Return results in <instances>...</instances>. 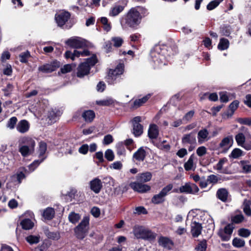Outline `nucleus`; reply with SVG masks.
Segmentation results:
<instances>
[{"label":"nucleus","mask_w":251,"mask_h":251,"mask_svg":"<svg viewBox=\"0 0 251 251\" xmlns=\"http://www.w3.org/2000/svg\"><path fill=\"white\" fill-rule=\"evenodd\" d=\"M19 151L23 157H27L34 151L35 141L30 137L23 136L18 140Z\"/></svg>","instance_id":"nucleus-1"},{"label":"nucleus","mask_w":251,"mask_h":251,"mask_svg":"<svg viewBox=\"0 0 251 251\" xmlns=\"http://www.w3.org/2000/svg\"><path fill=\"white\" fill-rule=\"evenodd\" d=\"M98 62L97 57L93 55L86 59V61L81 63L77 68V76L83 77L89 74L91 67L94 66Z\"/></svg>","instance_id":"nucleus-2"},{"label":"nucleus","mask_w":251,"mask_h":251,"mask_svg":"<svg viewBox=\"0 0 251 251\" xmlns=\"http://www.w3.org/2000/svg\"><path fill=\"white\" fill-rule=\"evenodd\" d=\"M134 236L138 239H143L149 241L155 240L156 234L151 230L142 226H135L133 230Z\"/></svg>","instance_id":"nucleus-3"},{"label":"nucleus","mask_w":251,"mask_h":251,"mask_svg":"<svg viewBox=\"0 0 251 251\" xmlns=\"http://www.w3.org/2000/svg\"><path fill=\"white\" fill-rule=\"evenodd\" d=\"M142 17L140 12L135 8H131L126 17V24L131 28L136 27L140 23Z\"/></svg>","instance_id":"nucleus-4"},{"label":"nucleus","mask_w":251,"mask_h":251,"mask_svg":"<svg viewBox=\"0 0 251 251\" xmlns=\"http://www.w3.org/2000/svg\"><path fill=\"white\" fill-rule=\"evenodd\" d=\"M89 220L88 217H84L81 223L75 228V232L77 238L83 239L86 236L89 229Z\"/></svg>","instance_id":"nucleus-5"},{"label":"nucleus","mask_w":251,"mask_h":251,"mask_svg":"<svg viewBox=\"0 0 251 251\" xmlns=\"http://www.w3.org/2000/svg\"><path fill=\"white\" fill-rule=\"evenodd\" d=\"M124 65L123 64H119L114 70H110L108 75V82L113 84L115 82H119L121 75L124 73Z\"/></svg>","instance_id":"nucleus-6"},{"label":"nucleus","mask_w":251,"mask_h":251,"mask_svg":"<svg viewBox=\"0 0 251 251\" xmlns=\"http://www.w3.org/2000/svg\"><path fill=\"white\" fill-rule=\"evenodd\" d=\"M173 188V185L172 184H169L164 187L158 194L153 196L151 200L152 203L158 204L164 202L166 196L172 190Z\"/></svg>","instance_id":"nucleus-7"},{"label":"nucleus","mask_w":251,"mask_h":251,"mask_svg":"<svg viewBox=\"0 0 251 251\" xmlns=\"http://www.w3.org/2000/svg\"><path fill=\"white\" fill-rule=\"evenodd\" d=\"M71 14L69 12L67 11H62L60 13L56 14L55 17V19L58 26L62 27L64 29H70L72 25H65L68 20L70 19Z\"/></svg>","instance_id":"nucleus-8"},{"label":"nucleus","mask_w":251,"mask_h":251,"mask_svg":"<svg viewBox=\"0 0 251 251\" xmlns=\"http://www.w3.org/2000/svg\"><path fill=\"white\" fill-rule=\"evenodd\" d=\"M60 63L57 61H54L50 63H47L38 67V71L43 73H50L59 67Z\"/></svg>","instance_id":"nucleus-9"},{"label":"nucleus","mask_w":251,"mask_h":251,"mask_svg":"<svg viewBox=\"0 0 251 251\" xmlns=\"http://www.w3.org/2000/svg\"><path fill=\"white\" fill-rule=\"evenodd\" d=\"M65 43L74 48H81L85 46L84 40L78 37H73L68 39Z\"/></svg>","instance_id":"nucleus-10"},{"label":"nucleus","mask_w":251,"mask_h":251,"mask_svg":"<svg viewBox=\"0 0 251 251\" xmlns=\"http://www.w3.org/2000/svg\"><path fill=\"white\" fill-rule=\"evenodd\" d=\"M199 191V188L194 183H187L179 188L180 193L195 194L198 193Z\"/></svg>","instance_id":"nucleus-11"},{"label":"nucleus","mask_w":251,"mask_h":251,"mask_svg":"<svg viewBox=\"0 0 251 251\" xmlns=\"http://www.w3.org/2000/svg\"><path fill=\"white\" fill-rule=\"evenodd\" d=\"M129 185L133 190L139 193H145L151 189L150 186L139 182H131Z\"/></svg>","instance_id":"nucleus-12"},{"label":"nucleus","mask_w":251,"mask_h":251,"mask_svg":"<svg viewBox=\"0 0 251 251\" xmlns=\"http://www.w3.org/2000/svg\"><path fill=\"white\" fill-rule=\"evenodd\" d=\"M181 142L184 146L188 144H197L195 134L191 132L184 134L182 138Z\"/></svg>","instance_id":"nucleus-13"},{"label":"nucleus","mask_w":251,"mask_h":251,"mask_svg":"<svg viewBox=\"0 0 251 251\" xmlns=\"http://www.w3.org/2000/svg\"><path fill=\"white\" fill-rule=\"evenodd\" d=\"M30 124L25 120H22L19 121L16 126L17 130L21 133L27 132L29 129Z\"/></svg>","instance_id":"nucleus-14"},{"label":"nucleus","mask_w":251,"mask_h":251,"mask_svg":"<svg viewBox=\"0 0 251 251\" xmlns=\"http://www.w3.org/2000/svg\"><path fill=\"white\" fill-rule=\"evenodd\" d=\"M229 178L228 177L222 176L219 175H210L207 177V181L209 183L216 184L218 182L221 183L222 182L227 181Z\"/></svg>","instance_id":"nucleus-15"},{"label":"nucleus","mask_w":251,"mask_h":251,"mask_svg":"<svg viewBox=\"0 0 251 251\" xmlns=\"http://www.w3.org/2000/svg\"><path fill=\"white\" fill-rule=\"evenodd\" d=\"M158 242L159 246L169 250L172 249L174 245L173 241L167 237L160 236Z\"/></svg>","instance_id":"nucleus-16"},{"label":"nucleus","mask_w":251,"mask_h":251,"mask_svg":"<svg viewBox=\"0 0 251 251\" xmlns=\"http://www.w3.org/2000/svg\"><path fill=\"white\" fill-rule=\"evenodd\" d=\"M228 191L225 188L219 189L216 192L217 198L223 202H226L228 197Z\"/></svg>","instance_id":"nucleus-17"},{"label":"nucleus","mask_w":251,"mask_h":251,"mask_svg":"<svg viewBox=\"0 0 251 251\" xmlns=\"http://www.w3.org/2000/svg\"><path fill=\"white\" fill-rule=\"evenodd\" d=\"M90 184L91 189L96 194L100 192L102 187L101 181L99 178L93 179Z\"/></svg>","instance_id":"nucleus-18"},{"label":"nucleus","mask_w":251,"mask_h":251,"mask_svg":"<svg viewBox=\"0 0 251 251\" xmlns=\"http://www.w3.org/2000/svg\"><path fill=\"white\" fill-rule=\"evenodd\" d=\"M201 229L202 226L200 224L196 222L192 223L191 232L194 237H198L201 234Z\"/></svg>","instance_id":"nucleus-19"},{"label":"nucleus","mask_w":251,"mask_h":251,"mask_svg":"<svg viewBox=\"0 0 251 251\" xmlns=\"http://www.w3.org/2000/svg\"><path fill=\"white\" fill-rule=\"evenodd\" d=\"M146 156V152L143 147H140L134 152L133 158L138 161H143Z\"/></svg>","instance_id":"nucleus-20"},{"label":"nucleus","mask_w":251,"mask_h":251,"mask_svg":"<svg viewBox=\"0 0 251 251\" xmlns=\"http://www.w3.org/2000/svg\"><path fill=\"white\" fill-rule=\"evenodd\" d=\"M209 132L206 129L200 130L198 133V142L201 144L209 140Z\"/></svg>","instance_id":"nucleus-21"},{"label":"nucleus","mask_w":251,"mask_h":251,"mask_svg":"<svg viewBox=\"0 0 251 251\" xmlns=\"http://www.w3.org/2000/svg\"><path fill=\"white\" fill-rule=\"evenodd\" d=\"M151 173L149 172H146L138 174L136 176V179L141 182H147L151 179Z\"/></svg>","instance_id":"nucleus-22"},{"label":"nucleus","mask_w":251,"mask_h":251,"mask_svg":"<svg viewBox=\"0 0 251 251\" xmlns=\"http://www.w3.org/2000/svg\"><path fill=\"white\" fill-rule=\"evenodd\" d=\"M82 117L86 122L91 123L95 117V113L91 110H85L82 113Z\"/></svg>","instance_id":"nucleus-23"},{"label":"nucleus","mask_w":251,"mask_h":251,"mask_svg":"<svg viewBox=\"0 0 251 251\" xmlns=\"http://www.w3.org/2000/svg\"><path fill=\"white\" fill-rule=\"evenodd\" d=\"M159 134V130L157 126L153 124L150 126L148 130V136L151 139H156Z\"/></svg>","instance_id":"nucleus-24"},{"label":"nucleus","mask_w":251,"mask_h":251,"mask_svg":"<svg viewBox=\"0 0 251 251\" xmlns=\"http://www.w3.org/2000/svg\"><path fill=\"white\" fill-rule=\"evenodd\" d=\"M44 233L45 235L50 239H52L53 240H58L60 237V234L57 231H50L49 230L48 228H44Z\"/></svg>","instance_id":"nucleus-25"},{"label":"nucleus","mask_w":251,"mask_h":251,"mask_svg":"<svg viewBox=\"0 0 251 251\" xmlns=\"http://www.w3.org/2000/svg\"><path fill=\"white\" fill-rule=\"evenodd\" d=\"M235 140L238 146L244 148L246 143H245V136L243 133H239L235 136Z\"/></svg>","instance_id":"nucleus-26"},{"label":"nucleus","mask_w":251,"mask_h":251,"mask_svg":"<svg viewBox=\"0 0 251 251\" xmlns=\"http://www.w3.org/2000/svg\"><path fill=\"white\" fill-rule=\"evenodd\" d=\"M54 209L52 208L48 207L44 210L43 216L45 219L51 220L54 217Z\"/></svg>","instance_id":"nucleus-27"},{"label":"nucleus","mask_w":251,"mask_h":251,"mask_svg":"<svg viewBox=\"0 0 251 251\" xmlns=\"http://www.w3.org/2000/svg\"><path fill=\"white\" fill-rule=\"evenodd\" d=\"M232 31V28L230 25H223L220 27V32L222 35L229 36Z\"/></svg>","instance_id":"nucleus-28"},{"label":"nucleus","mask_w":251,"mask_h":251,"mask_svg":"<svg viewBox=\"0 0 251 251\" xmlns=\"http://www.w3.org/2000/svg\"><path fill=\"white\" fill-rule=\"evenodd\" d=\"M196 156L194 154H192L189 157L188 161L184 164V167L185 170H191L194 166V160L195 159Z\"/></svg>","instance_id":"nucleus-29"},{"label":"nucleus","mask_w":251,"mask_h":251,"mask_svg":"<svg viewBox=\"0 0 251 251\" xmlns=\"http://www.w3.org/2000/svg\"><path fill=\"white\" fill-rule=\"evenodd\" d=\"M229 41L226 38H221L218 45V48L220 50H226L229 47Z\"/></svg>","instance_id":"nucleus-30"},{"label":"nucleus","mask_w":251,"mask_h":251,"mask_svg":"<svg viewBox=\"0 0 251 251\" xmlns=\"http://www.w3.org/2000/svg\"><path fill=\"white\" fill-rule=\"evenodd\" d=\"M124 10V7L122 5H115L111 8L109 15L111 16H116L118 15Z\"/></svg>","instance_id":"nucleus-31"},{"label":"nucleus","mask_w":251,"mask_h":251,"mask_svg":"<svg viewBox=\"0 0 251 251\" xmlns=\"http://www.w3.org/2000/svg\"><path fill=\"white\" fill-rule=\"evenodd\" d=\"M21 225L23 228L25 230L30 229L33 226V223L30 219H28L23 220L21 222Z\"/></svg>","instance_id":"nucleus-32"},{"label":"nucleus","mask_w":251,"mask_h":251,"mask_svg":"<svg viewBox=\"0 0 251 251\" xmlns=\"http://www.w3.org/2000/svg\"><path fill=\"white\" fill-rule=\"evenodd\" d=\"M133 133L135 136H139L143 133V126L141 124H133Z\"/></svg>","instance_id":"nucleus-33"},{"label":"nucleus","mask_w":251,"mask_h":251,"mask_svg":"<svg viewBox=\"0 0 251 251\" xmlns=\"http://www.w3.org/2000/svg\"><path fill=\"white\" fill-rule=\"evenodd\" d=\"M150 95H147L141 99L136 100L134 101V106L136 107H139L141 106L143 104L145 103L150 98Z\"/></svg>","instance_id":"nucleus-34"},{"label":"nucleus","mask_w":251,"mask_h":251,"mask_svg":"<svg viewBox=\"0 0 251 251\" xmlns=\"http://www.w3.org/2000/svg\"><path fill=\"white\" fill-rule=\"evenodd\" d=\"M233 141L232 136H227L224 138L220 143L221 148H226L230 146V143Z\"/></svg>","instance_id":"nucleus-35"},{"label":"nucleus","mask_w":251,"mask_h":251,"mask_svg":"<svg viewBox=\"0 0 251 251\" xmlns=\"http://www.w3.org/2000/svg\"><path fill=\"white\" fill-rule=\"evenodd\" d=\"M18 122V119L16 117L10 118L7 122L6 127L10 129H13Z\"/></svg>","instance_id":"nucleus-36"},{"label":"nucleus","mask_w":251,"mask_h":251,"mask_svg":"<svg viewBox=\"0 0 251 251\" xmlns=\"http://www.w3.org/2000/svg\"><path fill=\"white\" fill-rule=\"evenodd\" d=\"M80 216L78 214L74 212H71L68 216L69 221L73 224L76 223L80 219Z\"/></svg>","instance_id":"nucleus-37"},{"label":"nucleus","mask_w":251,"mask_h":251,"mask_svg":"<svg viewBox=\"0 0 251 251\" xmlns=\"http://www.w3.org/2000/svg\"><path fill=\"white\" fill-rule=\"evenodd\" d=\"M60 114L59 111L52 109L49 112L48 117L51 121H55L56 118L59 116Z\"/></svg>","instance_id":"nucleus-38"},{"label":"nucleus","mask_w":251,"mask_h":251,"mask_svg":"<svg viewBox=\"0 0 251 251\" xmlns=\"http://www.w3.org/2000/svg\"><path fill=\"white\" fill-rule=\"evenodd\" d=\"M240 164L243 170L246 173L251 172V164L246 161H241Z\"/></svg>","instance_id":"nucleus-39"},{"label":"nucleus","mask_w":251,"mask_h":251,"mask_svg":"<svg viewBox=\"0 0 251 251\" xmlns=\"http://www.w3.org/2000/svg\"><path fill=\"white\" fill-rule=\"evenodd\" d=\"M30 53L28 51L21 53L19 55L20 61L22 63H26L28 58L30 57Z\"/></svg>","instance_id":"nucleus-40"},{"label":"nucleus","mask_w":251,"mask_h":251,"mask_svg":"<svg viewBox=\"0 0 251 251\" xmlns=\"http://www.w3.org/2000/svg\"><path fill=\"white\" fill-rule=\"evenodd\" d=\"M221 2L220 0H214L210 1L207 5L206 8L208 10H212L217 7Z\"/></svg>","instance_id":"nucleus-41"},{"label":"nucleus","mask_w":251,"mask_h":251,"mask_svg":"<svg viewBox=\"0 0 251 251\" xmlns=\"http://www.w3.org/2000/svg\"><path fill=\"white\" fill-rule=\"evenodd\" d=\"M100 22L103 25V29L106 31H109L111 29V26L108 22V19L106 17H101L100 18Z\"/></svg>","instance_id":"nucleus-42"},{"label":"nucleus","mask_w":251,"mask_h":251,"mask_svg":"<svg viewBox=\"0 0 251 251\" xmlns=\"http://www.w3.org/2000/svg\"><path fill=\"white\" fill-rule=\"evenodd\" d=\"M232 245L237 248H241L244 246L245 241L240 238H235L232 241Z\"/></svg>","instance_id":"nucleus-43"},{"label":"nucleus","mask_w":251,"mask_h":251,"mask_svg":"<svg viewBox=\"0 0 251 251\" xmlns=\"http://www.w3.org/2000/svg\"><path fill=\"white\" fill-rule=\"evenodd\" d=\"M114 47L118 48L122 46L123 40L120 37H112L111 39Z\"/></svg>","instance_id":"nucleus-44"},{"label":"nucleus","mask_w":251,"mask_h":251,"mask_svg":"<svg viewBox=\"0 0 251 251\" xmlns=\"http://www.w3.org/2000/svg\"><path fill=\"white\" fill-rule=\"evenodd\" d=\"M243 151L238 148L234 149L230 154V156L233 158H237L243 155Z\"/></svg>","instance_id":"nucleus-45"},{"label":"nucleus","mask_w":251,"mask_h":251,"mask_svg":"<svg viewBox=\"0 0 251 251\" xmlns=\"http://www.w3.org/2000/svg\"><path fill=\"white\" fill-rule=\"evenodd\" d=\"M251 233V230L246 228H240L238 230V234L240 236L247 238L249 237Z\"/></svg>","instance_id":"nucleus-46"},{"label":"nucleus","mask_w":251,"mask_h":251,"mask_svg":"<svg viewBox=\"0 0 251 251\" xmlns=\"http://www.w3.org/2000/svg\"><path fill=\"white\" fill-rule=\"evenodd\" d=\"M206 249V242L205 240L200 242L195 248L197 251H205Z\"/></svg>","instance_id":"nucleus-47"},{"label":"nucleus","mask_w":251,"mask_h":251,"mask_svg":"<svg viewBox=\"0 0 251 251\" xmlns=\"http://www.w3.org/2000/svg\"><path fill=\"white\" fill-rule=\"evenodd\" d=\"M227 161V159L226 158H224L222 159H221L218 163L216 164L215 166L214 167V168L217 170L219 172H221V171L222 170L224 164Z\"/></svg>","instance_id":"nucleus-48"},{"label":"nucleus","mask_w":251,"mask_h":251,"mask_svg":"<svg viewBox=\"0 0 251 251\" xmlns=\"http://www.w3.org/2000/svg\"><path fill=\"white\" fill-rule=\"evenodd\" d=\"M74 55L75 57H78L81 56H86L90 55V52L87 50H85L83 51H78L76 50H74Z\"/></svg>","instance_id":"nucleus-49"},{"label":"nucleus","mask_w":251,"mask_h":251,"mask_svg":"<svg viewBox=\"0 0 251 251\" xmlns=\"http://www.w3.org/2000/svg\"><path fill=\"white\" fill-rule=\"evenodd\" d=\"M47 151V144L44 142H40L39 143V155H43Z\"/></svg>","instance_id":"nucleus-50"},{"label":"nucleus","mask_w":251,"mask_h":251,"mask_svg":"<svg viewBox=\"0 0 251 251\" xmlns=\"http://www.w3.org/2000/svg\"><path fill=\"white\" fill-rule=\"evenodd\" d=\"M114 103V100L112 99H107L97 101L99 105L102 106H109Z\"/></svg>","instance_id":"nucleus-51"},{"label":"nucleus","mask_w":251,"mask_h":251,"mask_svg":"<svg viewBox=\"0 0 251 251\" xmlns=\"http://www.w3.org/2000/svg\"><path fill=\"white\" fill-rule=\"evenodd\" d=\"M105 157L109 161H112L114 159V154L113 151L108 149L105 152Z\"/></svg>","instance_id":"nucleus-52"},{"label":"nucleus","mask_w":251,"mask_h":251,"mask_svg":"<svg viewBox=\"0 0 251 251\" xmlns=\"http://www.w3.org/2000/svg\"><path fill=\"white\" fill-rule=\"evenodd\" d=\"M26 240L30 244H37L39 242V237L36 236L30 235L26 238Z\"/></svg>","instance_id":"nucleus-53"},{"label":"nucleus","mask_w":251,"mask_h":251,"mask_svg":"<svg viewBox=\"0 0 251 251\" xmlns=\"http://www.w3.org/2000/svg\"><path fill=\"white\" fill-rule=\"evenodd\" d=\"M194 113V110H191L189 111L183 116L182 120L186 121V122H189L193 117Z\"/></svg>","instance_id":"nucleus-54"},{"label":"nucleus","mask_w":251,"mask_h":251,"mask_svg":"<svg viewBox=\"0 0 251 251\" xmlns=\"http://www.w3.org/2000/svg\"><path fill=\"white\" fill-rule=\"evenodd\" d=\"M244 220V216L242 214H238L234 216L232 218V221L235 224L241 223Z\"/></svg>","instance_id":"nucleus-55"},{"label":"nucleus","mask_w":251,"mask_h":251,"mask_svg":"<svg viewBox=\"0 0 251 251\" xmlns=\"http://www.w3.org/2000/svg\"><path fill=\"white\" fill-rule=\"evenodd\" d=\"M206 148L204 146L199 147L196 151L197 154L199 156H202L206 153Z\"/></svg>","instance_id":"nucleus-56"},{"label":"nucleus","mask_w":251,"mask_h":251,"mask_svg":"<svg viewBox=\"0 0 251 251\" xmlns=\"http://www.w3.org/2000/svg\"><path fill=\"white\" fill-rule=\"evenodd\" d=\"M239 102L237 100H234L229 105V110L234 112L239 106Z\"/></svg>","instance_id":"nucleus-57"},{"label":"nucleus","mask_w":251,"mask_h":251,"mask_svg":"<svg viewBox=\"0 0 251 251\" xmlns=\"http://www.w3.org/2000/svg\"><path fill=\"white\" fill-rule=\"evenodd\" d=\"M113 141V138L111 135L108 134L104 137L103 144L104 145H109Z\"/></svg>","instance_id":"nucleus-58"},{"label":"nucleus","mask_w":251,"mask_h":251,"mask_svg":"<svg viewBox=\"0 0 251 251\" xmlns=\"http://www.w3.org/2000/svg\"><path fill=\"white\" fill-rule=\"evenodd\" d=\"M44 159L41 160H35L32 164L29 165V168L31 171H33L43 161Z\"/></svg>","instance_id":"nucleus-59"},{"label":"nucleus","mask_w":251,"mask_h":251,"mask_svg":"<svg viewBox=\"0 0 251 251\" xmlns=\"http://www.w3.org/2000/svg\"><path fill=\"white\" fill-rule=\"evenodd\" d=\"M233 228L234 227L232 225L228 224L225 227L224 232H223L225 234L231 235L232 233Z\"/></svg>","instance_id":"nucleus-60"},{"label":"nucleus","mask_w":251,"mask_h":251,"mask_svg":"<svg viewBox=\"0 0 251 251\" xmlns=\"http://www.w3.org/2000/svg\"><path fill=\"white\" fill-rule=\"evenodd\" d=\"M122 166V163L120 161H116L111 165L110 168L115 170H120Z\"/></svg>","instance_id":"nucleus-61"},{"label":"nucleus","mask_w":251,"mask_h":251,"mask_svg":"<svg viewBox=\"0 0 251 251\" xmlns=\"http://www.w3.org/2000/svg\"><path fill=\"white\" fill-rule=\"evenodd\" d=\"M187 154V151L185 148H182L176 152V155L180 158H182Z\"/></svg>","instance_id":"nucleus-62"},{"label":"nucleus","mask_w":251,"mask_h":251,"mask_svg":"<svg viewBox=\"0 0 251 251\" xmlns=\"http://www.w3.org/2000/svg\"><path fill=\"white\" fill-rule=\"evenodd\" d=\"M72 70V66L70 64H67L64 65L62 68H61V72L63 74H66L71 72Z\"/></svg>","instance_id":"nucleus-63"},{"label":"nucleus","mask_w":251,"mask_h":251,"mask_svg":"<svg viewBox=\"0 0 251 251\" xmlns=\"http://www.w3.org/2000/svg\"><path fill=\"white\" fill-rule=\"evenodd\" d=\"M244 103L248 107L251 108V95L248 94L246 96Z\"/></svg>","instance_id":"nucleus-64"}]
</instances>
